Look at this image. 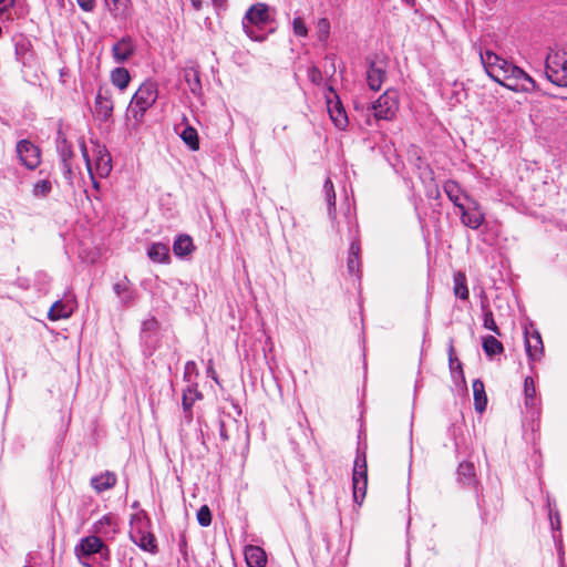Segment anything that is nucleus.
Instances as JSON below:
<instances>
[{
	"label": "nucleus",
	"instance_id": "nucleus-42",
	"mask_svg": "<svg viewBox=\"0 0 567 567\" xmlns=\"http://www.w3.org/2000/svg\"><path fill=\"white\" fill-rule=\"evenodd\" d=\"M61 171L64 179L68 182L69 185H73V178H74V172L72 168L71 162H62L61 163Z\"/></svg>",
	"mask_w": 567,
	"mask_h": 567
},
{
	"label": "nucleus",
	"instance_id": "nucleus-15",
	"mask_svg": "<svg viewBox=\"0 0 567 567\" xmlns=\"http://www.w3.org/2000/svg\"><path fill=\"white\" fill-rule=\"evenodd\" d=\"M117 523L112 514H106L93 525L94 534L104 538H112L117 533Z\"/></svg>",
	"mask_w": 567,
	"mask_h": 567
},
{
	"label": "nucleus",
	"instance_id": "nucleus-6",
	"mask_svg": "<svg viewBox=\"0 0 567 567\" xmlns=\"http://www.w3.org/2000/svg\"><path fill=\"white\" fill-rule=\"evenodd\" d=\"M370 110L377 121H392L399 110V93L395 90H386L370 105Z\"/></svg>",
	"mask_w": 567,
	"mask_h": 567
},
{
	"label": "nucleus",
	"instance_id": "nucleus-11",
	"mask_svg": "<svg viewBox=\"0 0 567 567\" xmlns=\"http://www.w3.org/2000/svg\"><path fill=\"white\" fill-rule=\"evenodd\" d=\"M525 350L532 363L537 362L544 354V346L540 333L537 330L525 331Z\"/></svg>",
	"mask_w": 567,
	"mask_h": 567
},
{
	"label": "nucleus",
	"instance_id": "nucleus-57",
	"mask_svg": "<svg viewBox=\"0 0 567 567\" xmlns=\"http://www.w3.org/2000/svg\"><path fill=\"white\" fill-rule=\"evenodd\" d=\"M226 0H213V3L215 6H223L225 3Z\"/></svg>",
	"mask_w": 567,
	"mask_h": 567
},
{
	"label": "nucleus",
	"instance_id": "nucleus-5",
	"mask_svg": "<svg viewBox=\"0 0 567 567\" xmlns=\"http://www.w3.org/2000/svg\"><path fill=\"white\" fill-rule=\"evenodd\" d=\"M130 538L141 549L150 553L156 551V540L150 532V522L146 518L135 516L131 522Z\"/></svg>",
	"mask_w": 567,
	"mask_h": 567
},
{
	"label": "nucleus",
	"instance_id": "nucleus-28",
	"mask_svg": "<svg viewBox=\"0 0 567 567\" xmlns=\"http://www.w3.org/2000/svg\"><path fill=\"white\" fill-rule=\"evenodd\" d=\"M525 405L532 410H537L536 388L532 377L524 380Z\"/></svg>",
	"mask_w": 567,
	"mask_h": 567
},
{
	"label": "nucleus",
	"instance_id": "nucleus-58",
	"mask_svg": "<svg viewBox=\"0 0 567 567\" xmlns=\"http://www.w3.org/2000/svg\"><path fill=\"white\" fill-rule=\"evenodd\" d=\"M406 567H409V566H406Z\"/></svg>",
	"mask_w": 567,
	"mask_h": 567
},
{
	"label": "nucleus",
	"instance_id": "nucleus-50",
	"mask_svg": "<svg viewBox=\"0 0 567 567\" xmlns=\"http://www.w3.org/2000/svg\"><path fill=\"white\" fill-rule=\"evenodd\" d=\"M14 0H0V16L13 7Z\"/></svg>",
	"mask_w": 567,
	"mask_h": 567
},
{
	"label": "nucleus",
	"instance_id": "nucleus-40",
	"mask_svg": "<svg viewBox=\"0 0 567 567\" xmlns=\"http://www.w3.org/2000/svg\"><path fill=\"white\" fill-rule=\"evenodd\" d=\"M198 524L203 527H207L212 524V513L207 505L202 506L197 512Z\"/></svg>",
	"mask_w": 567,
	"mask_h": 567
},
{
	"label": "nucleus",
	"instance_id": "nucleus-56",
	"mask_svg": "<svg viewBox=\"0 0 567 567\" xmlns=\"http://www.w3.org/2000/svg\"><path fill=\"white\" fill-rule=\"evenodd\" d=\"M90 178H91V181H92L93 187H94V188H99V183H97V181L95 179V177H94V173H93V172H92V175H90Z\"/></svg>",
	"mask_w": 567,
	"mask_h": 567
},
{
	"label": "nucleus",
	"instance_id": "nucleus-45",
	"mask_svg": "<svg viewBox=\"0 0 567 567\" xmlns=\"http://www.w3.org/2000/svg\"><path fill=\"white\" fill-rule=\"evenodd\" d=\"M80 148H81V153H82L83 159L85 162V166H86L87 173H89V175H92V163H91L90 155H89V152H87V148H86V145H85L84 141H81Z\"/></svg>",
	"mask_w": 567,
	"mask_h": 567
},
{
	"label": "nucleus",
	"instance_id": "nucleus-47",
	"mask_svg": "<svg viewBox=\"0 0 567 567\" xmlns=\"http://www.w3.org/2000/svg\"><path fill=\"white\" fill-rule=\"evenodd\" d=\"M197 374L196 363L194 361H187L185 364L184 378L190 382L192 374Z\"/></svg>",
	"mask_w": 567,
	"mask_h": 567
},
{
	"label": "nucleus",
	"instance_id": "nucleus-53",
	"mask_svg": "<svg viewBox=\"0 0 567 567\" xmlns=\"http://www.w3.org/2000/svg\"><path fill=\"white\" fill-rule=\"evenodd\" d=\"M453 351H454V349H453V347L451 346V347H450V351H449L450 364H451V367H453V363H454V362H456V363H457V365H458V368H460V367H461V363L458 362V360H457L456 358H454V357H453Z\"/></svg>",
	"mask_w": 567,
	"mask_h": 567
},
{
	"label": "nucleus",
	"instance_id": "nucleus-8",
	"mask_svg": "<svg viewBox=\"0 0 567 567\" xmlns=\"http://www.w3.org/2000/svg\"><path fill=\"white\" fill-rule=\"evenodd\" d=\"M17 154L22 165L28 169H35L41 162V153L38 146L28 140H21L17 144Z\"/></svg>",
	"mask_w": 567,
	"mask_h": 567
},
{
	"label": "nucleus",
	"instance_id": "nucleus-38",
	"mask_svg": "<svg viewBox=\"0 0 567 567\" xmlns=\"http://www.w3.org/2000/svg\"><path fill=\"white\" fill-rule=\"evenodd\" d=\"M58 151H59V156H60V162H71L72 157H73V151L71 148V145L68 144V142L65 140H63L61 143H59L58 145Z\"/></svg>",
	"mask_w": 567,
	"mask_h": 567
},
{
	"label": "nucleus",
	"instance_id": "nucleus-37",
	"mask_svg": "<svg viewBox=\"0 0 567 567\" xmlns=\"http://www.w3.org/2000/svg\"><path fill=\"white\" fill-rule=\"evenodd\" d=\"M52 190L51 182L48 179H42L37 182L33 185L32 194L34 197H45L48 196Z\"/></svg>",
	"mask_w": 567,
	"mask_h": 567
},
{
	"label": "nucleus",
	"instance_id": "nucleus-24",
	"mask_svg": "<svg viewBox=\"0 0 567 567\" xmlns=\"http://www.w3.org/2000/svg\"><path fill=\"white\" fill-rule=\"evenodd\" d=\"M113 290L115 295L118 297L121 303L124 306L131 305L135 299V292L130 287L126 279L115 282L113 286Z\"/></svg>",
	"mask_w": 567,
	"mask_h": 567
},
{
	"label": "nucleus",
	"instance_id": "nucleus-20",
	"mask_svg": "<svg viewBox=\"0 0 567 567\" xmlns=\"http://www.w3.org/2000/svg\"><path fill=\"white\" fill-rule=\"evenodd\" d=\"M117 482L116 474L111 471H105L100 475L91 478V486L97 492L103 493L111 489Z\"/></svg>",
	"mask_w": 567,
	"mask_h": 567
},
{
	"label": "nucleus",
	"instance_id": "nucleus-55",
	"mask_svg": "<svg viewBox=\"0 0 567 567\" xmlns=\"http://www.w3.org/2000/svg\"><path fill=\"white\" fill-rule=\"evenodd\" d=\"M190 2L195 10H199L202 8V0H190Z\"/></svg>",
	"mask_w": 567,
	"mask_h": 567
},
{
	"label": "nucleus",
	"instance_id": "nucleus-23",
	"mask_svg": "<svg viewBox=\"0 0 567 567\" xmlns=\"http://www.w3.org/2000/svg\"><path fill=\"white\" fill-rule=\"evenodd\" d=\"M72 313L73 307L70 303L58 300L51 306L48 312V318L51 321H58L70 318Z\"/></svg>",
	"mask_w": 567,
	"mask_h": 567
},
{
	"label": "nucleus",
	"instance_id": "nucleus-52",
	"mask_svg": "<svg viewBox=\"0 0 567 567\" xmlns=\"http://www.w3.org/2000/svg\"><path fill=\"white\" fill-rule=\"evenodd\" d=\"M156 320L155 319H151V320H147V321H144L143 323V331H147V330H151V329H154L156 327Z\"/></svg>",
	"mask_w": 567,
	"mask_h": 567
},
{
	"label": "nucleus",
	"instance_id": "nucleus-29",
	"mask_svg": "<svg viewBox=\"0 0 567 567\" xmlns=\"http://www.w3.org/2000/svg\"><path fill=\"white\" fill-rule=\"evenodd\" d=\"M453 281H454L453 291H454L455 297H457L462 300H467L470 292H468V288L466 285L465 274L462 271L455 272L454 277H453Z\"/></svg>",
	"mask_w": 567,
	"mask_h": 567
},
{
	"label": "nucleus",
	"instance_id": "nucleus-27",
	"mask_svg": "<svg viewBox=\"0 0 567 567\" xmlns=\"http://www.w3.org/2000/svg\"><path fill=\"white\" fill-rule=\"evenodd\" d=\"M473 394L475 410L482 413L486 409L487 398L485 394L484 383L480 379H476L473 382Z\"/></svg>",
	"mask_w": 567,
	"mask_h": 567
},
{
	"label": "nucleus",
	"instance_id": "nucleus-1",
	"mask_svg": "<svg viewBox=\"0 0 567 567\" xmlns=\"http://www.w3.org/2000/svg\"><path fill=\"white\" fill-rule=\"evenodd\" d=\"M481 62L488 76L514 92H532L536 82L523 69L492 51L481 53Z\"/></svg>",
	"mask_w": 567,
	"mask_h": 567
},
{
	"label": "nucleus",
	"instance_id": "nucleus-33",
	"mask_svg": "<svg viewBox=\"0 0 567 567\" xmlns=\"http://www.w3.org/2000/svg\"><path fill=\"white\" fill-rule=\"evenodd\" d=\"M323 190L326 194V200L328 204V213L329 216L333 219L336 218V193L333 188V184L330 178H327L323 185Z\"/></svg>",
	"mask_w": 567,
	"mask_h": 567
},
{
	"label": "nucleus",
	"instance_id": "nucleus-12",
	"mask_svg": "<svg viewBox=\"0 0 567 567\" xmlns=\"http://www.w3.org/2000/svg\"><path fill=\"white\" fill-rule=\"evenodd\" d=\"M444 193L447 198L454 204L458 209H463L466 203H471L473 200L463 192L461 186L452 179H449L443 185Z\"/></svg>",
	"mask_w": 567,
	"mask_h": 567
},
{
	"label": "nucleus",
	"instance_id": "nucleus-31",
	"mask_svg": "<svg viewBox=\"0 0 567 567\" xmlns=\"http://www.w3.org/2000/svg\"><path fill=\"white\" fill-rule=\"evenodd\" d=\"M483 350L488 357H493L495 354H499L504 351V347L501 341H498L493 336L483 337Z\"/></svg>",
	"mask_w": 567,
	"mask_h": 567
},
{
	"label": "nucleus",
	"instance_id": "nucleus-7",
	"mask_svg": "<svg viewBox=\"0 0 567 567\" xmlns=\"http://www.w3.org/2000/svg\"><path fill=\"white\" fill-rule=\"evenodd\" d=\"M367 458L364 453L358 452L354 460L352 473L353 499L357 504H361L365 497L368 485Z\"/></svg>",
	"mask_w": 567,
	"mask_h": 567
},
{
	"label": "nucleus",
	"instance_id": "nucleus-36",
	"mask_svg": "<svg viewBox=\"0 0 567 567\" xmlns=\"http://www.w3.org/2000/svg\"><path fill=\"white\" fill-rule=\"evenodd\" d=\"M185 80L189 86L192 93L197 94L202 90V83L199 79V73L195 69H190L185 72Z\"/></svg>",
	"mask_w": 567,
	"mask_h": 567
},
{
	"label": "nucleus",
	"instance_id": "nucleus-19",
	"mask_svg": "<svg viewBox=\"0 0 567 567\" xmlns=\"http://www.w3.org/2000/svg\"><path fill=\"white\" fill-rule=\"evenodd\" d=\"M244 554L248 567H265L267 564V555L259 546L248 545Z\"/></svg>",
	"mask_w": 567,
	"mask_h": 567
},
{
	"label": "nucleus",
	"instance_id": "nucleus-48",
	"mask_svg": "<svg viewBox=\"0 0 567 567\" xmlns=\"http://www.w3.org/2000/svg\"><path fill=\"white\" fill-rule=\"evenodd\" d=\"M78 4L84 11H91L94 8V0H76Z\"/></svg>",
	"mask_w": 567,
	"mask_h": 567
},
{
	"label": "nucleus",
	"instance_id": "nucleus-2",
	"mask_svg": "<svg viewBox=\"0 0 567 567\" xmlns=\"http://www.w3.org/2000/svg\"><path fill=\"white\" fill-rule=\"evenodd\" d=\"M270 21L269 7L266 3L257 2L246 11L241 25L245 34L249 39L262 42L267 38L264 29L270 23Z\"/></svg>",
	"mask_w": 567,
	"mask_h": 567
},
{
	"label": "nucleus",
	"instance_id": "nucleus-49",
	"mask_svg": "<svg viewBox=\"0 0 567 567\" xmlns=\"http://www.w3.org/2000/svg\"><path fill=\"white\" fill-rule=\"evenodd\" d=\"M105 3L109 7L110 11L116 12L120 10L122 0H105Z\"/></svg>",
	"mask_w": 567,
	"mask_h": 567
},
{
	"label": "nucleus",
	"instance_id": "nucleus-26",
	"mask_svg": "<svg viewBox=\"0 0 567 567\" xmlns=\"http://www.w3.org/2000/svg\"><path fill=\"white\" fill-rule=\"evenodd\" d=\"M110 79L112 84L121 91H124L131 82L130 72L127 71V69L122 66L112 70Z\"/></svg>",
	"mask_w": 567,
	"mask_h": 567
},
{
	"label": "nucleus",
	"instance_id": "nucleus-18",
	"mask_svg": "<svg viewBox=\"0 0 567 567\" xmlns=\"http://www.w3.org/2000/svg\"><path fill=\"white\" fill-rule=\"evenodd\" d=\"M193 238L189 235L181 234L173 243V252L178 258H186L195 251Z\"/></svg>",
	"mask_w": 567,
	"mask_h": 567
},
{
	"label": "nucleus",
	"instance_id": "nucleus-46",
	"mask_svg": "<svg viewBox=\"0 0 567 567\" xmlns=\"http://www.w3.org/2000/svg\"><path fill=\"white\" fill-rule=\"evenodd\" d=\"M178 548H179V553L183 556L184 561L186 564H189V561H188V550H187V540H186L185 536H181V538L178 540Z\"/></svg>",
	"mask_w": 567,
	"mask_h": 567
},
{
	"label": "nucleus",
	"instance_id": "nucleus-51",
	"mask_svg": "<svg viewBox=\"0 0 567 567\" xmlns=\"http://www.w3.org/2000/svg\"><path fill=\"white\" fill-rule=\"evenodd\" d=\"M219 437L224 442H227L229 440L225 423L223 421L219 423Z\"/></svg>",
	"mask_w": 567,
	"mask_h": 567
},
{
	"label": "nucleus",
	"instance_id": "nucleus-44",
	"mask_svg": "<svg viewBox=\"0 0 567 567\" xmlns=\"http://www.w3.org/2000/svg\"><path fill=\"white\" fill-rule=\"evenodd\" d=\"M308 78L315 84H320L322 81V73L317 66H311L308 70Z\"/></svg>",
	"mask_w": 567,
	"mask_h": 567
},
{
	"label": "nucleus",
	"instance_id": "nucleus-21",
	"mask_svg": "<svg viewBox=\"0 0 567 567\" xmlns=\"http://www.w3.org/2000/svg\"><path fill=\"white\" fill-rule=\"evenodd\" d=\"M147 256L153 262L168 264L171 261L169 248L163 243H153L147 249Z\"/></svg>",
	"mask_w": 567,
	"mask_h": 567
},
{
	"label": "nucleus",
	"instance_id": "nucleus-30",
	"mask_svg": "<svg viewBox=\"0 0 567 567\" xmlns=\"http://www.w3.org/2000/svg\"><path fill=\"white\" fill-rule=\"evenodd\" d=\"M457 476L464 485H471L474 482V465L470 462H462L457 467Z\"/></svg>",
	"mask_w": 567,
	"mask_h": 567
},
{
	"label": "nucleus",
	"instance_id": "nucleus-14",
	"mask_svg": "<svg viewBox=\"0 0 567 567\" xmlns=\"http://www.w3.org/2000/svg\"><path fill=\"white\" fill-rule=\"evenodd\" d=\"M385 79V66L382 62H371L367 70V83L372 91L381 89Z\"/></svg>",
	"mask_w": 567,
	"mask_h": 567
},
{
	"label": "nucleus",
	"instance_id": "nucleus-4",
	"mask_svg": "<svg viewBox=\"0 0 567 567\" xmlns=\"http://www.w3.org/2000/svg\"><path fill=\"white\" fill-rule=\"evenodd\" d=\"M545 74L557 86H567V51L551 50L545 61Z\"/></svg>",
	"mask_w": 567,
	"mask_h": 567
},
{
	"label": "nucleus",
	"instance_id": "nucleus-22",
	"mask_svg": "<svg viewBox=\"0 0 567 567\" xmlns=\"http://www.w3.org/2000/svg\"><path fill=\"white\" fill-rule=\"evenodd\" d=\"M360 244L359 240L353 238L351 240L350 247H349V255L347 260V268L349 274L351 275H359L360 274Z\"/></svg>",
	"mask_w": 567,
	"mask_h": 567
},
{
	"label": "nucleus",
	"instance_id": "nucleus-9",
	"mask_svg": "<svg viewBox=\"0 0 567 567\" xmlns=\"http://www.w3.org/2000/svg\"><path fill=\"white\" fill-rule=\"evenodd\" d=\"M136 51V43L130 35H124L112 47V58L115 63L123 64L127 62Z\"/></svg>",
	"mask_w": 567,
	"mask_h": 567
},
{
	"label": "nucleus",
	"instance_id": "nucleus-16",
	"mask_svg": "<svg viewBox=\"0 0 567 567\" xmlns=\"http://www.w3.org/2000/svg\"><path fill=\"white\" fill-rule=\"evenodd\" d=\"M95 112L102 121H107L113 113V101L111 94L105 91H99L94 102Z\"/></svg>",
	"mask_w": 567,
	"mask_h": 567
},
{
	"label": "nucleus",
	"instance_id": "nucleus-3",
	"mask_svg": "<svg viewBox=\"0 0 567 567\" xmlns=\"http://www.w3.org/2000/svg\"><path fill=\"white\" fill-rule=\"evenodd\" d=\"M157 97V84L153 81H145L132 96L127 112L136 123H142L145 112L155 104Z\"/></svg>",
	"mask_w": 567,
	"mask_h": 567
},
{
	"label": "nucleus",
	"instance_id": "nucleus-34",
	"mask_svg": "<svg viewBox=\"0 0 567 567\" xmlns=\"http://www.w3.org/2000/svg\"><path fill=\"white\" fill-rule=\"evenodd\" d=\"M30 47H31V44H30L29 40H27L22 37L16 39V42H14L16 55H17V59L20 62H22L23 64H25L29 60Z\"/></svg>",
	"mask_w": 567,
	"mask_h": 567
},
{
	"label": "nucleus",
	"instance_id": "nucleus-17",
	"mask_svg": "<svg viewBox=\"0 0 567 567\" xmlns=\"http://www.w3.org/2000/svg\"><path fill=\"white\" fill-rule=\"evenodd\" d=\"M203 399V394L197 390L196 385H188L186 390L183 391L182 405L183 411L185 413V421L190 423L193 420L192 408L196 401Z\"/></svg>",
	"mask_w": 567,
	"mask_h": 567
},
{
	"label": "nucleus",
	"instance_id": "nucleus-25",
	"mask_svg": "<svg viewBox=\"0 0 567 567\" xmlns=\"http://www.w3.org/2000/svg\"><path fill=\"white\" fill-rule=\"evenodd\" d=\"M330 117L338 128L343 130L348 125V116L339 100L336 103L328 101Z\"/></svg>",
	"mask_w": 567,
	"mask_h": 567
},
{
	"label": "nucleus",
	"instance_id": "nucleus-39",
	"mask_svg": "<svg viewBox=\"0 0 567 567\" xmlns=\"http://www.w3.org/2000/svg\"><path fill=\"white\" fill-rule=\"evenodd\" d=\"M483 327L496 333L501 334V331L494 320L493 312L491 310L484 309V318H483Z\"/></svg>",
	"mask_w": 567,
	"mask_h": 567
},
{
	"label": "nucleus",
	"instance_id": "nucleus-32",
	"mask_svg": "<svg viewBox=\"0 0 567 567\" xmlns=\"http://www.w3.org/2000/svg\"><path fill=\"white\" fill-rule=\"evenodd\" d=\"M179 136L192 151H197L199 148L198 134L194 127H184V130L179 133Z\"/></svg>",
	"mask_w": 567,
	"mask_h": 567
},
{
	"label": "nucleus",
	"instance_id": "nucleus-35",
	"mask_svg": "<svg viewBox=\"0 0 567 567\" xmlns=\"http://www.w3.org/2000/svg\"><path fill=\"white\" fill-rule=\"evenodd\" d=\"M316 37L321 43H326L330 37V22L327 18H320L316 24Z\"/></svg>",
	"mask_w": 567,
	"mask_h": 567
},
{
	"label": "nucleus",
	"instance_id": "nucleus-43",
	"mask_svg": "<svg viewBox=\"0 0 567 567\" xmlns=\"http://www.w3.org/2000/svg\"><path fill=\"white\" fill-rule=\"evenodd\" d=\"M548 506H549L548 516H549L551 528H553V530H560L559 513H558V511H553L551 509L550 501H548Z\"/></svg>",
	"mask_w": 567,
	"mask_h": 567
},
{
	"label": "nucleus",
	"instance_id": "nucleus-54",
	"mask_svg": "<svg viewBox=\"0 0 567 567\" xmlns=\"http://www.w3.org/2000/svg\"><path fill=\"white\" fill-rule=\"evenodd\" d=\"M207 374L210 375L216 382L218 381L216 372H215V370L213 368L212 361H209V365L207 368Z\"/></svg>",
	"mask_w": 567,
	"mask_h": 567
},
{
	"label": "nucleus",
	"instance_id": "nucleus-41",
	"mask_svg": "<svg viewBox=\"0 0 567 567\" xmlns=\"http://www.w3.org/2000/svg\"><path fill=\"white\" fill-rule=\"evenodd\" d=\"M292 30L297 37L305 38L308 35V28L301 17H296L292 20Z\"/></svg>",
	"mask_w": 567,
	"mask_h": 567
},
{
	"label": "nucleus",
	"instance_id": "nucleus-10",
	"mask_svg": "<svg viewBox=\"0 0 567 567\" xmlns=\"http://www.w3.org/2000/svg\"><path fill=\"white\" fill-rule=\"evenodd\" d=\"M460 213L462 223L472 229L480 228L485 220V215L475 200H471Z\"/></svg>",
	"mask_w": 567,
	"mask_h": 567
},
{
	"label": "nucleus",
	"instance_id": "nucleus-13",
	"mask_svg": "<svg viewBox=\"0 0 567 567\" xmlns=\"http://www.w3.org/2000/svg\"><path fill=\"white\" fill-rule=\"evenodd\" d=\"M95 172L100 177H107L112 171V158L109 151L101 145H96L94 150Z\"/></svg>",
	"mask_w": 567,
	"mask_h": 567
}]
</instances>
